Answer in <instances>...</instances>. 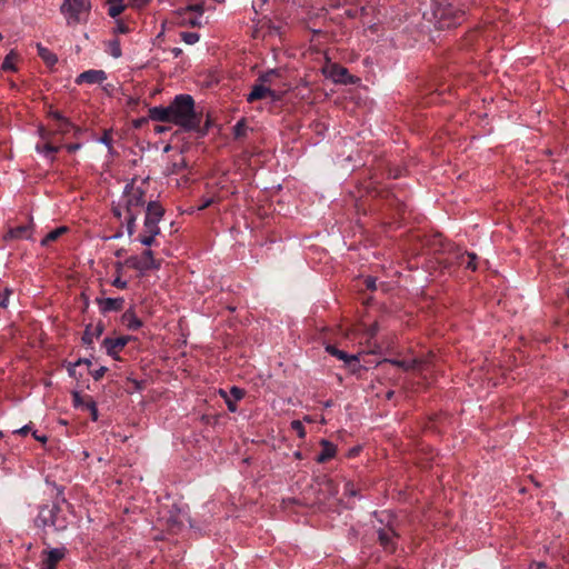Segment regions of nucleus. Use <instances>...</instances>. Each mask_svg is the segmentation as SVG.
<instances>
[{"instance_id": "obj_1", "label": "nucleus", "mask_w": 569, "mask_h": 569, "mask_svg": "<svg viewBox=\"0 0 569 569\" xmlns=\"http://www.w3.org/2000/svg\"><path fill=\"white\" fill-rule=\"evenodd\" d=\"M144 193L146 181L132 179L126 186L119 202L112 208L113 214L126 223L129 236L134 233L136 219L144 209Z\"/></svg>"}, {"instance_id": "obj_2", "label": "nucleus", "mask_w": 569, "mask_h": 569, "mask_svg": "<svg viewBox=\"0 0 569 569\" xmlns=\"http://www.w3.org/2000/svg\"><path fill=\"white\" fill-rule=\"evenodd\" d=\"M466 12L458 7L456 0H432L431 21L437 29H450L465 21Z\"/></svg>"}, {"instance_id": "obj_3", "label": "nucleus", "mask_w": 569, "mask_h": 569, "mask_svg": "<svg viewBox=\"0 0 569 569\" xmlns=\"http://www.w3.org/2000/svg\"><path fill=\"white\" fill-rule=\"evenodd\" d=\"M202 111H198L194 100L190 94H180V130L193 131L199 137L207 134L210 127L208 118L204 124H201Z\"/></svg>"}, {"instance_id": "obj_4", "label": "nucleus", "mask_w": 569, "mask_h": 569, "mask_svg": "<svg viewBox=\"0 0 569 569\" xmlns=\"http://www.w3.org/2000/svg\"><path fill=\"white\" fill-rule=\"evenodd\" d=\"M59 11L69 28H76L80 24L88 23L92 2L91 0H61Z\"/></svg>"}, {"instance_id": "obj_5", "label": "nucleus", "mask_w": 569, "mask_h": 569, "mask_svg": "<svg viewBox=\"0 0 569 569\" xmlns=\"http://www.w3.org/2000/svg\"><path fill=\"white\" fill-rule=\"evenodd\" d=\"M37 522L42 527H52L54 530H64L68 527L67 516L57 505L44 506L40 509Z\"/></svg>"}, {"instance_id": "obj_6", "label": "nucleus", "mask_w": 569, "mask_h": 569, "mask_svg": "<svg viewBox=\"0 0 569 569\" xmlns=\"http://www.w3.org/2000/svg\"><path fill=\"white\" fill-rule=\"evenodd\" d=\"M204 2H197L180 8V28L182 27H201L203 23Z\"/></svg>"}, {"instance_id": "obj_7", "label": "nucleus", "mask_w": 569, "mask_h": 569, "mask_svg": "<svg viewBox=\"0 0 569 569\" xmlns=\"http://www.w3.org/2000/svg\"><path fill=\"white\" fill-rule=\"evenodd\" d=\"M383 516L388 523L377 529L378 541L385 551L392 553L397 549L399 533L390 521L391 516L389 513Z\"/></svg>"}, {"instance_id": "obj_8", "label": "nucleus", "mask_w": 569, "mask_h": 569, "mask_svg": "<svg viewBox=\"0 0 569 569\" xmlns=\"http://www.w3.org/2000/svg\"><path fill=\"white\" fill-rule=\"evenodd\" d=\"M150 119L160 122L178 124V96H176L168 107H153L149 110Z\"/></svg>"}, {"instance_id": "obj_9", "label": "nucleus", "mask_w": 569, "mask_h": 569, "mask_svg": "<svg viewBox=\"0 0 569 569\" xmlns=\"http://www.w3.org/2000/svg\"><path fill=\"white\" fill-rule=\"evenodd\" d=\"M126 263L140 272L148 271L154 267L153 253L150 249H146L141 254L129 257Z\"/></svg>"}, {"instance_id": "obj_10", "label": "nucleus", "mask_w": 569, "mask_h": 569, "mask_svg": "<svg viewBox=\"0 0 569 569\" xmlns=\"http://www.w3.org/2000/svg\"><path fill=\"white\" fill-rule=\"evenodd\" d=\"M39 136L42 139L43 143H37L36 151L40 154H43L50 161L54 160V153L59 151L60 147L51 143L52 132L46 130L44 128H39Z\"/></svg>"}, {"instance_id": "obj_11", "label": "nucleus", "mask_w": 569, "mask_h": 569, "mask_svg": "<svg viewBox=\"0 0 569 569\" xmlns=\"http://www.w3.org/2000/svg\"><path fill=\"white\" fill-rule=\"evenodd\" d=\"M326 351L333 357L342 360L351 372H357L361 368L359 357L356 355H348L347 352L338 349L336 346L328 345Z\"/></svg>"}, {"instance_id": "obj_12", "label": "nucleus", "mask_w": 569, "mask_h": 569, "mask_svg": "<svg viewBox=\"0 0 569 569\" xmlns=\"http://www.w3.org/2000/svg\"><path fill=\"white\" fill-rule=\"evenodd\" d=\"M267 97H270L273 100L279 99V96H277L274 90H272L268 86H264L263 83L256 81V83L252 86L250 93L247 97V101L249 103H252L254 101L262 100Z\"/></svg>"}, {"instance_id": "obj_13", "label": "nucleus", "mask_w": 569, "mask_h": 569, "mask_svg": "<svg viewBox=\"0 0 569 569\" xmlns=\"http://www.w3.org/2000/svg\"><path fill=\"white\" fill-rule=\"evenodd\" d=\"M106 79H107V73L103 70H93V69H91V70H88V71H84V72L80 73L76 78V83L77 84H81V83H89V84L102 83Z\"/></svg>"}, {"instance_id": "obj_14", "label": "nucleus", "mask_w": 569, "mask_h": 569, "mask_svg": "<svg viewBox=\"0 0 569 569\" xmlns=\"http://www.w3.org/2000/svg\"><path fill=\"white\" fill-rule=\"evenodd\" d=\"M385 362H389L392 366L401 368L403 371H420L423 362L418 358L412 359H386Z\"/></svg>"}, {"instance_id": "obj_15", "label": "nucleus", "mask_w": 569, "mask_h": 569, "mask_svg": "<svg viewBox=\"0 0 569 569\" xmlns=\"http://www.w3.org/2000/svg\"><path fill=\"white\" fill-rule=\"evenodd\" d=\"M320 445L322 447V450L317 456L316 461L318 463H325L336 456L337 448L333 443H331L330 441H328L326 439H322Z\"/></svg>"}, {"instance_id": "obj_16", "label": "nucleus", "mask_w": 569, "mask_h": 569, "mask_svg": "<svg viewBox=\"0 0 569 569\" xmlns=\"http://www.w3.org/2000/svg\"><path fill=\"white\" fill-rule=\"evenodd\" d=\"M127 337H118V338H106L103 340V346L107 349L108 355L114 356L119 350H121L128 342Z\"/></svg>"}, {"instance_id": "obj_17", "label": "nucleus", "mask_w": 569, "mask_h": 569, "mask_svg": "<svg viewBox=\"0 0 569 569\" xmlns=\"http://www.w3.org/2000/svg\"><path fill=\"white\" fill-rule=\"evenodd\" d=\"M32 236V226L24 224L11 228L4 236V239H30Z\"/></svg>"}, {"instance_id": "obj_18", "label": "nucleus", "mask_w": 569, "mask_h": 569, "mask_svg": "<svg viewBox=\"0 0 569 569\" xmlns=\"http://www.w3.org/2000/svg\"><path fill=\"white\" fill-rule=\"evenodd\" d=\"M124 300L122 298H104L99 300L100 308L103 312L119 311L122 309Z\"/></svg>"}, {"instance_id": "obj_19", "label": "nucleus", "mask_w": 569, "mask_h": 569, "mask_svg": "<svg viewBox=\"0 0 569 569\" xmlns=\"http://www.w3.org/2000/svg\"><path fill=\"white\" fill-rule=\"evenodd\" d=\"M478 259L477 254L473 252H460L457 254V263L459 266H463L466 269H470L475 271L477 269L476 260Z\"/></svg>"}, {"instance_id": "obj_20", "label": "nucleus", "mask_w": 569, "mask_h": 569, "mask_svg": "<svg viewBox=\"0 0 569 569\" xmlns=\"http://www.w3.org/2000/svg\"><path fill=\"white\" fill-rule=\"evenodd\" d=\"M64 557L63 548L49 550L43 569H56L57 563Z\"/></svg>"}, {"instance_id": "obj_21", "label": "nucleus", "mask_w": 569, "mask_h": 569, "mask_svg": "<svg viewBox=\"0 0 569 569\" xmlns=\"http://www.w3.org/2000/svg\"><path fill=\"white\" fill-rule=\"evenodd\" d=\"M163 216V208L156 201H149L144 218L159 222Z\"/></svg>"}, {"instance_id": "obj_22", "label": "nucleus", "mask_w": 569, "mask_h": 569, "mask_svg": "<svg viewBox=\"0 0 569 569\" xmlns=\"http://www.w3.org/2000/svg\"><path fill=\"white\" fill-rule=\"evenodd\" d=\"M280 76H281L280 69H270V70L261 73L258 77L257 82L263 83L264 86H268L271 88V86H273V83H274V79L279 78Z\"/></svg>"}, {"instance_id": "obj_23", "label": "nucleus", "mask_w": 569, "mask_h": 569, "mask_svg": "<svg viewBox=\"0 0 569 569\" xmlns=\"http://www.w3.org/2000/svg\"><path fill=\"white\" fill-rule=\"evenodd\" d=\"M37 51L40 58L48 64L54 66L58 61V57L48 48L43 47L41 43H37Z\"/></svg>"}, {"instance_id": "obj_24", "label": "nucleus", "mask_w": 569, "mask_h": 569, "mask_svg": "<svg viewBox=\"0 0 569 569\" xmlns=\"http://www.w3.org/2000/svg\"><path fill=\"white\" fill-rule=\"evenodd\" d=\"M71 131H74V134H77L79 129L76 128L68 119H64V120L58 122L56 129L51 132H52V134L53 133L67 134Z\"/></svg>"}, {"instance_id": "obj_25", "label": "nucleus", "mask_w": 569, "mask_h": 569, "mask_svg": "<svg viewBox=\"0 0 569 569\" xmlns=\"http://www.w3.org/2000/svg\"><path fill=\"white\" fill-rule=\"evenodd\" d=\"M18 59V54L11 50L3 59L1 69L3 71H17L16 61Z\"/></svg>"}, {"instance_id": "obj_26", "label": "nucleus", "mask_w": 569, "mask_h": 569, "mask_svg": "<svg viewBox=\"0 0 569 569\" xmlns=\"http://www.w3.org/2000/svg\"><path fill=\"white\" fill-rule=\"evenodd\" d=\"M126 9L123 0H110L108 13L110 17L116 18L121 14Z\"/></svg>"}, {"instance_id": "obj_27", "label": "nucleus", "mask_w": 569, "mask_h": 569, "mask_svg": "<svg viewBox=\"0 0 569 569\" xmlns=\"http://www.w3.org/2000/svg\"><path fill=\"white\" fill-rule=\"evenodd\" d=\"M67 231L66 227H59L54 230H51L47 233V236L41 240L42 246H47L52 241H56L61 234H63Z\"/></svg>"}, {"instance_id": "obj_28", "label": "nucleus", "mask_w": 569, "mask_h": 569, "mask_svg": "<svg viewBox=\"0 0 569 569\" xmlns=\"http://www.w3.org/2000/svg\"><path fill=\"white\" fill-rule=\"evenodd\" d=\"M107 52L116 59L120 58L122 56L120 41L118 39L109 41L107 46Z\"/></svg>"}, {"instance_id": "obj_29", "label": "nucleus", "mask_w": 569, "mask_h": 569, "mask_svg": "<svg viewBox=\"0 0 569 569\" xmlns=\"http://www.w3.org/2000/svg\"><path fill=\"white\" fill-rule=\"evenodd\" d=\"M123 321L130 330H137L142 326L140 319H138L133 313H124Z\"/></svg>"}, {"instance_id": "obj_30", "label": "nucleus", "mask_w": 569, "mask_h": 569, "mask_svg": "<svg viewBox=\"0 0 569 569\" xmlns=\"http://www.w3.org/2000/svg\"><path fill=\"white\" fill-rule=\"evenodd\" d=\"M362 487L353 481L348 480L345 482V495L349 497H357Z\"/></svg>"}, {"instance_id": "obj_31", "label": "nucleus", "mask_w": 569, "mask_h": 569, "mask_svg": "<svg viewBox=\"0 0 569 569\" xmlns=\"http://www.w3.org/2000/svg\"><path fill=\"white\" fill-rule=\"evenodd\" d=\"M199 39L200 34L198 32L180 31V40L187 44H194Z\"/></svg>"}, {"instance_id": "obj_32", "label": "nucleus", "mask_w": 569, "mask_h": 569, "mask_svg": "<svg viewBox=\"0 0 569 569\" xmlns=\"http://www.w3.org/2000/svg\"><path fill=\"white\" fill-rule=\"evenodd\" d=\"M101 329L98 328L96 332H91V329L90 327H87L84 333H83V337H82V341L86 343V345H91L94 340V338L99 337V335L101 333Z\"/></svg>"}, {"instance_id": "obj_33", "label": "nucleus", "mask_w": 569, "mask_h": 569, "mask_svg": "<svg viewBox=\"0 0 569 569\" xmlns=\"http://www.w3.org/2000/svg\"><path fill=\"white\" fill-rule=\"evenodd\" d=\"M159 222L157 221H153L151 219H147L144 218V232L146 233H156L158 234L160 229H159V226H158Z\"/></svg>"}, {"instance_id": "obj_34", "label": "nucleus", "mask_w": 569, "mask_h": 569, "mask_svg": "<svg viewBox=\"0 0 569 569\" xmlns=\"http://www.w3.org/2000/svg\"><path fill=\"white\" fill-rule=\"evenodd\" d=\"M233 133L236 138H242L247 133V126L244 120L238 121L233 127Z\"/></svg>"}, {"instance_id": "obj_35", "label": "nucleus", "mask_w": 569, "mask_h": 569, "mask_svg": "<svg viewBox=\"0 0 569 569\" xmlns=\"http://www.w3.org/2000/svg\"><path fill=\"white\" fill-rule=\"evenodd\" d=\"M84 408L90 411L91 419L97 421L99 418L97 403L92 399H89L86 401Z\"/></svg>"}, {"instance_id": "obj_36", "label": "nucleus", "mask_w": 569, "mask_h": 569, "mask_svg": "<svg viewBox=\"0 0 569 569\" xmlns=\"http://www.w3.org/2000/svg\"><path fill=\"white\" fill-rule=\"evenodd\" d=\"M291 429L298 435L299 438L302 439L306 437L305 426L300 420L291 421Z\"/></svg>"}, {"instance_id": "obj_37", "label": "nucleus", "mask_w": 569, "mask_h": 569, "mask_svg": "<svg viewBox=\"0 0 569 569\" xmlns=\"http://www.w3.org/2000/svg\"><path fill=\"white\" fill-rule=\"evenodd\" d=\"M244 395H246V391L237 386H232L229 391L230 398L236 401L241 400L244 397Z\"/></svg>"}, {"instance_id": "obj_38", "label": "nucleus", "mask_w": 569, "mask_h": 569, "mask_svg": "<svg viewBox=\"0 0 569 569\" xmlns=\"http://www.w3.org/2000/svg\"><path fill=\"white\" fill-rule=\"evenodd\" d=\"M98 142L104 144L109 149V152H112V139L109 131H104L102 137L98 139Z\"/></svg>"}, {"instance_id": "obj_39", "label": "nucleus", "mask_w": 569, "mask_h": 569, "mask_svg": "<svg viewBox=\"0 0 569 569\" xmlns=\"http://www.w3.org/2000/svg\"><path fill=\"white\" fill-rule=\"evenodd\" d=\"M157 234L156 233H146L143 232V234H141L138 240L143 244V246H147V247H150L152 244V242L154 241V237Z\"/></svg>"}, {"instance_id": "obj_40", "label": "nucleus", "mask_w": 569, "mask_h": 569, "mask_svg": "<svg viewBox=\"0 0 569 569\" xmlns=\"http://www.w3.org/2000/svg\"><path fill=\"white\" fill-rule=\"evenodd\" d=\"M72 400H73V406L76 408H78V407L84 408L86 401L82 400V398L78 391L72 392Z\"/></svg>"}, {"instance_id": "obj_41", "label": "nucleus", "mask_w": 569, "mask_h": 569, "mask_svg": "<svg viewBox=\"0 0 569 569\" xmlns=\"http://www.w3.org/2000/svg\"><path fill=\"white\" fill-rule=\"evenodd\" d=\"M112 286H114L119 289H124V288H127L128 283L126 280H122L120 277H117L116 279H113Z\"/></svg>"}, {"instance_id": "obj_42", "label": "nucleus", "mask_w": 569, "mask_h": 569, "mask_svg": "<svg viewBox=\"0 0 569 569\" xmlns=\"http://www.w3.org/2000/svg\"><path fill=\"white\" fill-rule=\"evenodd\" d=\"M107 371L106 367H100L99 369L94 370L92 372V377L94 380H99L103 377L104 372Z\"/></svg>"}, {"instance_id": "obj_43", "label": "nucleus", "mask_w": 569, "mask_h": 569, "mask_svg": "<svg viewBox=\"0 0 569 569\" xmlns=\"http://www.w3.org/2000/svg\"><path fill=\"white\" fill-rule=\"evenodd\" d=\"M226 405H227L228 410H229L230 412H236V411L238 410L237 401H236V400H233V399H231V398H230V399H227Z\"/></svg>"}, {"instance_id": "obj_44", "label": "nucleus", "mask_w": 569, "mask_h": 569, "mask_svg": "<svg viewBox=\"0 0 569 569\" xmlns=\"http://www.w3.org/2000/svg\"><path fill=\"white\" fill-rule=\"evenodd\" d=\"M9 301V291L0 293V307H7Z\"/></svg>"}, {"instance_id": "obj_45", "label": "nucleus", "mask_w": 569, "mask_h": 569, "mask_svg": "<svg viewBox=\"0 0 569 569\" xmlns=\"http://www.w3.org/2000/svg\"><path fill=\"white\" fill-rule=\"evenodd\" d=\"M169 129H170V127L167 124H157V126H154L153 130L156 133H163V132H167Z\"/></svg>"}, {"instance_id": "obj_46", "label": "nucleus", "mask_w": 569, "mask_h": 569, "mask_svg": "<svg viewBox=\"0 0 569 569\" xmlns=\"http://www.w3.org/2000/svg\"><path fill=\"white\" fill-rule=\"evenodd\" d=\"M81 363V360L76 361L74 363H70L68 367V372L71 377L76 376V367Z\"/></svg>"}, {"instance_id": "obj_47", "label": "nucleus", "mask_w": 569, "mask_h": 569, "mask_svg": "<svg viewBox=\"0 0 569 569\" xmlns=\"http://www.w3.org/2000/svg\"><path fill=\"white\" fill-rule=\"evenodd\" d=\"M179 168H180V186H181L182 180L184 183H187L189 181V179L184 174H182V170L186 168V164L183 161H180Z\"/></svg>"}, {"instance_id": "obj_48", "label": "nucleus", "mask_w": 569, "mask_h": 569, "mask_svg": "<svg viewBox=\"0 0 569 569\" xmlns=\"http://www.w3.org/2000/svg\"><path fill=\"white\" fill-rule=\"evenodd\" d=\"M81 148V144L80 143H71V144H67L66 146V149L68 152L70 153H73L76 152L77 150H79Z\"/></svg>"}, {"instance_id": "obj_49", "label": "nucleus", "mask_w": 569, "mask_h": 569, "mask_svg": "<svg viewBox=\"0 0 569 569\" xmlns=\"http://www.w3.org/2000/svg\"><path fill=\"white\" fill-rule=\"evenodd\" d=\"M366 287H367V289H369V290H375V289H376V279L370 278V277H369V278H367V279H366Z\"/></svg>"}, {"instance_id": "obj_50", "label": "nucleus", "mask_w": 569, "mask_h": 569, "mask_svg": "<svg viewBox=\"0 0 569 569\" xmlns=\"http://www.w3.org/2000/svg\"><path fill=\"white\" fill-rule=\"evenodd\" d=\"M32 436H33V438L36 440H38V441H40L42 443H44L47 441V439H48L46 435H39L38 431H33Z\"/></svg>"}, {"instance_id": "obj_51", "label": "nucleus", "mask_w": 569, "mask_h": 569, "mask_svg": "<svg viewBox=\"0 0 569 569\" xmlns=\"http://www.w3.org/2000/svg\"><path fill=\"white\" fill-rule=\"evenodd\" d=\"M50 117L56 119L58 122L64 120L66 118L59 111H51Z\"/></svg>"}, {"instance_id": "obj_52", "label": "nucleus", "mask_w": 569, "mask_h": 569, "mask_svg": "<svg viewBox=\"0 0 569 569\" xmlns=\"http://www.w3.org/2000/svg\"><path fill=\"white\" fill-rule=\"evenodd\" d=\"M116 31L120 32V33H126V32H128V27L126 24H123L122 22H118Z\"/></svg>"}, {"instance_id": "obj_53", "label": "nucleus", "mask_w": 569, "mask_h": 569, "mask_svg": "<svg viewBox=\"0 0 569 569\" xmlns=\"http://www.w3.org/2000/svg\"><path fill=\"white\" fill-rule=\"evenodd\" d=\"M30 430V426L29 425H26L23 427H21L20 429L16 430L14 432L16 433H19V435H27V432Z\"/></svg>"}, {"instance_id": "obj_54", "label": "nucleus", "mask_w": 569, "mask_h": 569, "mask_svg": "<svg viewBox=\"0 0 569 569\" xmlns=\"http://www.w3.org/2000/svg\"><path fill=\"white\" fill-rule=\"evenodd\" d=\"M219 395H220V397L224 400V402L227 401V399H230L229 392H227V391H226V390H223V389H220V390H219Z\"/></svg>"}, {"instance_id": "obj_55", "label": "nucleus", "mask_w": 569, "mask_h": 569, "mask_svg": "<svg viewBox=\"0 0 569 569\" xmlns=\"http://www.w3.org/2000/svg\"><path fill=\"white\" fill-rule=\"evenodd\" d=\"M340 77H345L348 74V70L346 68H342L340 67L339 68V73H338Z\"/></svg>"}, {"instance_id": "obj_56", "label": "nucleus", "mask_w": 569, "mask_h": 569, "mask_svg": "<svg viewBox=\"0 0 569 569\" xmlns=\"http://www.w3.org/2000/svg\"><path fill=\"white\" fill-rule=\"evenodd\" d=\"M169 150H171V144H166L163 147V152H168Z\"/></svg>"}, {"instance_id": "obj_57", "label": "nucleus", "mask_w": 569, "mask_h": 569, "mask_svg": "<svg viewBox=\"0 0 569 569\" xmlns=\"http://www.w3.org/2000/svg\"><path fill=\"white\" fill-rule=\"evenodd\" d=\"M80 360H81V363H86L87 366H90V365H91V361H90V360H88V359H84V360L80 359Z\"/></svg>"}, {"instance_id": "obj_58", "label": "nucleus", "mask_w": 569, "mask_h": 569, "mask_svg": "<svg viewBox=\"0 0 569 569\" xmlns=\"http://www.w3.org/2000/svg\"><path fill=\"white\" fill-rule=\"evenodd\" d=\"M211 201H207L203 206L200 207V209L207 208L210 204Z\"/></svg>"}, {"instance_id": "obj_59", "label": "nucleus", "mask_w": 569, "mask_h": 569, "mask_svg": "<svg viewBox=\"0 0 569 569\" xmlns=\"http://www.w3.org/2000/svg\"><path fill=\"white\" fill-rule=\"evenodd\" d=\"M179 512H180V516H182V515L184 516V509L183 508L180 507Z\"/></svg>"}, {"instance_id": "obj_60", "label": "nucleus", "mask_w": 569, "mask_h": 569, "mask_svg": "<svg viewBox=\"0 0 569 569\" xmlns=\"http://www.w3.org/2000/svg\"><path fill=\"white\" fill-rule=\"evenodd\" d=\"M375 332H376V328H372V329L370 330V335H371V336H373V335H375Z\"/></svg>"}, {"instance_id": "obj_61", "label": "nucleus", "mask_w": 569, "mask_h": 569, "mask_svg": "<svg viewBox=\"0 0 569 569\" xmlns=\"http://www.w3.org/2000/svg\"><path fill=\"white\" fill-rule=\"evenodd\" d=\"M172 52L174 53L176 57L178 56V49H173Z\"/></svg>"}, {"instance_id": "obj_62", "label": "nucleus", "mask_w": 569, "mask_h": 569, "mask_svg": "<svg viewBox=\"0 0 569 569\" xmlns=\"http://www.w3.org/2000/svg\"><path fill=\"white\" fill-rule=\"evenodd\" d=\"M188 522L190 525V527H193V523L191 522V519L188 517Z\"/></svg>"}, {"instance_id": "obj_63", "label": "nucleus", "mask_w": 569, "mask_h": 569, "mask_svg": "<svg viewBox=\"0 0 569 569\" xmlns=\"http://www.w3.org/2000/svg\"><path fill=\"white\" fill-rule=\"evenodd\" d=\"M296 457L297 458H301V453L300 452H296Z\"/></svg>"}, {"instance_id": "obj_64", "label": "nucleus", "mask_w": 569, "mask_h": 569, "mask_svg": "<svg viewBox=\"0 0 569 569\" xmlns=\"http://www.w3.org/2000/svg\"><path fill=\"white\" fill-rule=\"evenodd\" d=\"M142 3H144V0H139L138 6H141Z\"/></svg>"}]
</instances>
